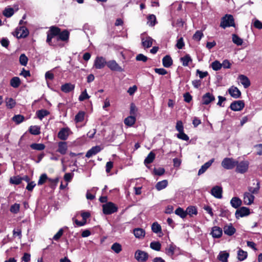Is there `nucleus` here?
<instances>
[{
  "instance_id": "1",
  "label": "nucleus",
  "mask_w": 262,
  "mask_h": 262,
  "mask_svg": "<svg viewBox=\"0 0 262 262\" xmlns=\"http://www.w3.org/2000/svg\"><path fill=\"white\" fill-rule=\"evenodd\" d=\"M47 34L46 42L50 46H57L59 40L68 42L70 37V32L67 30L61 31L60 28L55 26L50 27Z\"/></svg>"
},
{
  "instance_id": "2",
  "label": "nucleus",
  "mask_w": 262,
  "mask_h": 262,
  "mask_svg": "<svg viewBox=\"0 0 262 262\" xmlns=\"http://www.w3.org/2000/svg\"><path fill=\"white\" fill-rule=\"evenodd\" d=\"M220 26L223 29L227 27H235V24L233 16L231 14H226L221 18Z\"/></svg>"
},
{
  "instance_id": "3",
  "label": "nucleus",
  "mask_w": 262,
  "mask_h": 262,
  "mask_svg": "<svg viewBox=\"0 0 262 262\" xmlns=\"http://www.w3.org/2000/svg\"><path fill=\"white\" fill-rule=\"evenodd\" d=\"M118 210V206L112 202H106L102 205L103 213L105 215H110L117 212Z\"/></svg>"
},
{
  "instance_id": "4",
  "label": "nucleus",
  "mask_w": 262,
  "mask_h": 262,
  "mask_svg": "<svg viewBox=\"0 0 262 262\" xmlns=\"http://www.w3.org/2000/svg\"><path fill=\"white\" fill-rule=\"evenodd\" d=\"M237 163L238 161L232 158H225L223 160L221 165L226 169H232Z\"/></svg>"
},
{
  "instance_id": "5",
  "label": "nucleus",
  "mask_w": 262,
  "mask_h": 262,
  "mask_svg": "<svg viewBox=\"0 0 262 262\" xmlns=\"http://www.w3.org/2000/svg\"><path fill=\"white\" fill-rule=\"evenodd\" d=\"M149 257L148 253L140 250H137L135 253V258L139 262H145Z\"/></svg>"
},
{
  "instance_id": "6",
  "label": "nucleus",
  "mask_w": 262,
  "mask_h": 262,
  "mask_svg": "<svg viewBox=\"0 0 262 262\" xmlns=\"http://www.w3.org/2000/svg\"><path fill=\"white\" fill-rule=\"evenodd\" d=\"M15 32L16 37L18 39L26 38L29 34V30L25 26L17 28Z\"/></svg>"
},
{
  "instance_id": "7",
  "label": "nucleus",
  "mask_w": 262,
  "mask_h": 262,
  "mask_svg": "<svg viewBox=\"0 0 262 262\" xmlns=\"http://www.w3.org/2000/svg\"><path fill=\"white\" fill-rule=\"evenodd\" d=\"M249 163L247 161H243L237 163L236 165V172L240 173H244L248 171Z\"/></svg>"
},
{
  "instance_id": "8",
  "label": "nucleus",
  "mask_w": 262,
  "mask_h": 262,
  "mask_svg": "<svg viewBox=\"0 0 262 262\" xmlns=\"http://www.w3.org/2000/svg\"><path fill=\"white\" fill-rule=\"evenodd\" d=\"M245 107L244 100H236L232 102L229 106L230 108L233 111H241Z\"/></svg>"
},
{
  "instance_id": "9",
  "label": "nucleus",
  "mask_w": 262,
  "mask_h": 262,
  "mask_svg": "<svg viewBox=\"0 0 262 262\" xmlns=\"http://www.w3.org/2000/svg\"><path fill=\"white\" fill-rule=\"evenodd\" d=\"M250 214V209L246 207H241L239 209H237L235 213V215L236 219L239 217H243L246 216H248Z\"/></svg>"
},
{
  "instance_id": "10",
  "label": "nucleus",
  "mask_w": 262,
  "mask_h": 262,
  "mask_svg": "<svg viewBox=\"0 0 262 262\" xmlns=\"http://www.w3.org/2000/svg\"><path fill=\"white\" fill-rule=\"evenodd\" d=\"M105 65L107 66V61L104 57L98 56L96 58L94 61V67L96 69H101L103 68Z\"/></svg>"
},
{
  "instance_id": "11",
  "label": "nucleus",
  "mask_w": 262,
  "mask_h": 262,
  "mask_svg": "<svg viewBox=\"0 0 262 262\" xmlns=\"http://www.w3.org/2000/svg\"><path fill=\"white\" fill-rule=\"evenodd\" d=\"M107 66L111 70L113 71H124V69L122 68L114 60L107 61Z\"/></svg>"
},
{
  "instance_id": "12",
  "label": "nucleus",
  "mask_w": 262,
  "mask_h": 262,
  "mask_svg": "<svg viewBox=\"0 0 262 262\" xmlns=\"http://www.w3.org/2000/svg\"><path fill=\"white\" fill-rule=\"evenodd\" d=\"M215 100V97L210 93H206L202 96V103L203 105H208Z\"/></svg>"
},
{
  "instance_id": "13",
  "label": "nucleus",
  "mask_w": 262,
  "mask_h": 262,
  "mask_svg": "<svg viewBox=\"0 0 262 262\" xmlns=\"http://www.w3.org/2000/svg\"><path fill=\"white\" fill-rule=\"evenodd\" d=\"M223 189L221 186H215L211 189V194L217 199H222Z\"/></svg>"
},
{
  "instance_id": "14",
  "label": "nucleus",
  "mask_w": 262,
  "mask_h": 262,
  "mask_svg": "<svg viewBox=\"0 0 262 262\" xmlns=\"http://www.w3.org/2000/svg\"><path fill=\"white\" fill-rule=\"evenodd\" d=\"M70 129L69 127L62 128L58 133L57 137L61 140H66L69 136Z\"/></svg>"
},
{
  "instance_id": "15",
  "label": "nucleus",
  "mask_w": 262,
  "mask_h": 262,
  "mask_svg": "<svg viewBox=\"0 0 262 262\" xmlns=\"http://www.w3.org/2000/svg\"><path fill=\"white\" fill-rule=\"evenodd\" d=\"M210 234L213 238H220L223 234V230L218 226H214L212 228Z\"/></svg>"
},
{
  "instance_id": "16",
  "label": "nucleus",
  "mask_w": 262,
  "mask_h": 262,
  "mask_svg": "<svg viewBox=\"0 0 262 262\" xmlns=\"http://www.w3.org/2000/svg\"><path fill=\"white\" fill-rule=\"evenodd\" d=\"M229 94L234 98H238L241 96V92L237 87L232 86L228 89Z\"/></svg>"
},
{
  "instance_id": "17",
  "label": "nucleus",
  "mask_w": 262,
  "mask_h": 262,
  "mask_svg": "<svg viewBox=\"0 0 262 262\" xmlns=\"http://www.w3.org/2000/svg\"><path fill=\"white\" fill-rule=\"evenodd\" d=\"M68 149V145L66 142L60 141L58 143V149L57 151L61 155H65Z\"/></svg>"
},
{
  "instance_id": "18",
  "label": "nucleus",
  "mask_w": 262,
  "mask_h": 262,
  "mask_svg": "<svg viewBox=\"0 0 262 262\" xmlns=\"http://www.w3.org/2000/svg\"><path fill=\"white\" fill-rule=\"evenodd\" d=\"M75 89V85L71 83H66L61 86V91L65 93H70L74 91Z\"/></svg>"
},
{
  "instance_id": "19",
  "label": "nucleus",
  "mask_w": 262,
  "mask_h": 262,
  "mask_svg": "<svg viewBox=\"0 0 262 262\" xmlns=\"http://www.w3.org/2000/svg\"><path fill=\"white\" fill-rule=\"evenodd\" d=\"M101 149L99 146H93L87 151L85 157L90 158L100 152Z\"/></svg>"
},
{
  "instance_id": "20",
  "label": "nucleus",
  "mask_w": 262,
  "mask_h": 262,
  "mask_svg": "<svg viewBox=\"0 0 262 262\" xmlns=\"http://www.w3.org/2000/svg\"><path fill=\"white\" fill-rule=\"evenodd\" d=\"M153 39L147 36L145 38L142 37V45L144 48H149L152 45Z\"/></svg>"
},
{
  "instance_id": "21",
  "label": "nucleus",
  "mask_w": 262,
  "mask_h": 262,
  "mask_svg": "<svg viewBox=\"0 0 262 262\" xmlns=\"http://www.w3.org/2000/svg\"><path fill=\"white\" fill-rule=\"evenodd\" d=\"M254 196L249 192H245L244 195V203L250 205L252 204L254 200Z\"/></svg>"
},
{
  "instance_id": "22",
  "label": "nucleus",
  "mask_w": 262,
  "mask_h": 262,
  "mask_svg": "<svg viewBox=\"0 0 262 262\" xmlns=\"http://www.w3.org/2000/svg\"><path fill=\"white\" fill-rule=\"evenodd\" d=\"M162 64L165 68L170 67L173 64V60L171 56L169 55L165 56L162 59Z\"/></svg>"
},
{
  "instance_id": "23",
  "label": "nucleus",
  "mask_w": 262,
  "mask_h": 262,
  "mask_svg": "<svg viewBox=\"0 0 262 262\" xmlns=\"http://www.w3.org/2000/svg\"><path fill=\"white\" fill-rule=\"evenodd\" d=\"M224 233L229 236H232L235 232V228L232 226L231 224L229 225H226L224 227Z\"/></svg>"
},
{
  "instance_id": "24",
  "label": "nucleus",
  "mask_w": 262,
  "mask_h": 262,
  "mask_svg": "<svg viewBox=\"0 0 262 262\" xmlns=\"http://www.w3.org/2000/svg\"><path fill=\"white\" fill-rule=\"evenodd\" d=\"M238 79L245 88L246 89L250 86L251 84L250 81L246 76L240 75L238 76Z\"/></svg>"
},
{
  "instance_id": "25",
  "label": "nucleus",
  "mask_w": 262,
  "mask_h": 262,
  "mask_svg": "<svg viewBox=\"0 0 262 262\" xmlns=\"http://www.w3.org/2000/svg\"><path fill=\"white\" fill-rule=\"evenodd\" d=\"M230 204L232 207L237 209L242 205V201L238 197H233L230 201Z\"/></svg>"
},
{
  "instance_id": "26",
  "label": "nucleus",
  "mask_w": 262,
  "mask_h": 262,
  "mask_svg": "<svg viewBox=\"0 0 262 262\" xmlns=\"http://www.w3.org/2000/svg\"><path fill=\"white\" fill-rule=\"evenodd\" d=\"M134 235L137 238H141L145 236V231L143 229L138 228L133 230Z\"/></svg>"
},
{
  "instance_id": "27",
  "label": "nucleus",
  "mask_w": 262,
  "mask_h": 262,
  "mask_svg": "<svg viewBox=\"0 0 262 262\" xmlns=\"http://www.w3.org/2000/svg\"><path fill=\"white\" fill-rule=\"evenodd\" d=\"M10 85L14 88H18L20 84L21 81L18 77H13L10 82Z\"/></svg>"
},
{
  "instance_id": "28",
  "label": "nucleus",
  "mask_w": 262,
  "mask_h": 262,
  "mask_svg": "<svg viewBox=\"0 0 262 262\" xmlns=\"http://www.w3.org/2000/svg\"><path fill=\"white\" fill-rule=\"evenodd\" d=\"M229 256V253L227 252L226 251H221L220 252L217 256V258L220 261L222 262H227Z\"/></svg>"
},
{
  "instance_id": "29",
  "label": "nucleus",
  "mask_w": 262,
  "mask_h": 262,
  "mask_svg": "<svg viewBox=\"0 0 262 262\" xmlns=\"http://www.w3.org/2000/svg\"><path fill=\"white\" fill-rule=\"evenodd\" d=\"M136 116H129L124 119V124L128 126H133L136 122Z\"/></svg>"
},
{
  "instance_id": "30",
  "label": "nucleus",
  "mask_w": 262,
  "mask_h": 262,
  "mask_svg": "<svg viewBox=\"0 0 262 262\" xmlns=\"http://www.w3.org/2000/svg\"><path fill=\"white\" fill-rule=\"evenodd\" d=\"M155 154L152 151H150L144 160V164L147 165L152 163L155 159Z\"/></svg>"
},
{
  "instance_id": "31",
  "label": "nucleus",
  "mask_w": 262,
  "mask_h": 262,
  "mask_svg": "<svg viewBox=\"0 0 262 262\" xmlns=\"http://www.w3.org/2000/svg\"><path fill=\"white\" fill-rule=\"evenodd\" d=\"M168 185V181L167 180H164L163 181L158 182L156 186L155 187L156 189L158 191L161 190L167 187Z\"/></svg>"
},
{
  "instance_id": "32",
  "label": "nucleus",
  "mask_w": 262,
  "mask_h": 262,
  "mask_svg": "<svg viewBox=\"0 0 262 262\" xmlns=\"http://www.w3.org/2000/svg\"><path fill=\"white\" fill-rule=\"evenodd\" d=\"M180 61L182 62L183 66L187 67L189 65L190 62H192V60L189 54H186L180 58Z\"/></svg>"
},
{
  "instance_id": "33",
  "label": "nucleus",
  "mask_w": 262,
  "mask_h": 262,
  "mask_svg": "<svg viewBox=\"0 0 262 262\" xmlns=\"http://www.w3.org/2000/svg\"><path fill=\"white\" fill-rule=\"evenodd\" d=\"M50 112L46 110L41 109L36 112V115L39 119L41 120L45 117L49 115Z\"/></svg>"
},
{
  "instance_id": "34",
  "label": "nucleus",
  "mask_w": 262,
  "mask_h": 262,
  "mask_svg": "<svg viewBox=\"0 0 262 262\" xmlns=\"http://www.w3.org/2000/svg\"><path fill=\"white\" fill-rule=\"evenodd\" d=\"M29 133L33 135H38L40 134V128L39 126H31L29 129Z\"/></svg>"
},
{
  "instance_id": "35",
  "label": "nucleus",
  "mask_w": 262,
  "mask_h": 262,
  "mask_svg": "<svg viewBox=\"0 0 262 262\" xmlns=\"http://www.w3.org/2000/svg\"><path fill=\"white\" fill-rule=\"evenodd\" d=\"M187 215L188 214L190 216H192L193 215H197L198 210L195 206H189L186 208Z\"/></svg>"
},
{
  "instance_id": "36",
  "label": "nucleus",
  "mask_w": 262,
  "mask_h": 262,
  "mask_svg": "<svg viewBox=\"0 0 262 262\" xmlns=\"http://www.w3.org/2000/svg\"><path fill=\"white\" fill-rule=\"evenodd\" d=\"M176 249V246L173 244H170L168 246V247L166 248L165 249L166 254L172 257L174 254V250Z\"/></svg>"
},
{
  "instance_id": "37",
  "label": "nucleus",
  "mask_w": 262,
  "mask_h": 262,
  "mask_svg": "<svg viewBox=\"0 0 262 262\" xmlns=\"http://www.w3.org/2000/svg\"><path fill=\"white\" fill-rule=\"evenodd\" d=\"M30 147L32 149L41 151L45 149L46 146L42 143H32L30 145Z\"/></svg>"
},
{
  "instance_id": "38",
  "label": "nucleus",
  "mask_w": 262,
  "mask_h": 262,
  "mask_svg": "<svg viewBox=\"0 0 262 262\" xmlns=\"http://www.w3.org/2000/svg\"><path fill=\"white\" fill-rule=\"evenodd\" d=\"M248 253L247 252L239 249L237 252V258L239 261H243L247 258Z\"/></svg>"
},
{
  "instance_id": "39",
  "label": "nucleus",
  "mask_w": 262,
  "mask_h": 262,
  "mask_svg": "<svg viewBox=\"0 0 262 262\" xmlns=\"http://www.w3.org/2000/svg\"><path fill=\"white\" fill-rule=\"evenodd\" d=\"M175 214L179 215L182 219H184L187 216L186 210L185 211L182 208L179 207L175 210Z\"/></svg>"
},
{
  "instance_id": "40",
  "label": "nucleus",
  "mask_w": 262,
  "mask_h": 262,
  "mask_svg": "<svg viewBox=\"0 0 262 262\" xmlns=\"http://www.w3.org/2000/svg\"><path fill=\"white\" fill-rule=\"evenodd\" d=\"M85 112L83 111H79L75 117V121L76 123L81 122L83 121Z\"/></svg>"
},
{
  "instance_id": "41",
  "label": "nucleus",
  "mask_w": 262,
  "mask_h": 262,
  "mask_svg": "<svg viewBox=\"0 0 262 262\" xmlns=\"http://www.w3.org/2000/svg\"><path fill=\"white\" fill-rule=\"evenodd\" d=\"M111 249L116 253H119L122 250V246L118 243H114L111 246Z\"/></svg>"
},
{
  "instance_id": "42",
  "label": "nucleus",
  "mask_w": 262,
  "mask_h": 262,
  "mask_svg": "<svg viewBox=\"0 0 262 262\" xmlns=\"http://www.w3.org/2000/svg\"><path fill=\"white\" fill-rule=\"evenodd\" d=\"M256 185V186L254 188L250 186L248 187V190L249 191V193L253 194H257L260 188V182L258 181H257Z\"/></svg>"
},
{
  "instance_id": "43",
  "label": "nucleus",
  "mask_w": 262,
  "mask_h": 262,
  "mask_svg": "<svg viewBox=\"0 0 262 262\" xmlns=\"http://www.w3.org/2000/svg\"><path fill=\"white\" fill-rule=\"evenodd\" d=\"M21 177L17 176L10 178V183L12 184L19 185L21 183Z\"/></svg>"
},
{
  "instance_id": "44",
  "label": "nucleus",
  "mask_w": 262,
  "mask_h": 262,
  "mask_svg": "<svg viewBox=\"0 0 262 262\" xmlns=\"http://www.w3.org/2000/svg\"><path fill=\"white\" fill-rule=\"evenodd\" d=\"M150 247L155 251H159L161 248V244L159 242H152L150 244Z\"/></svg>"
},
{
  "instance_id": "45",
  "label": "nucleus",
  "mask_w": 262,
  "mask_h": 262,
  "mask_svg": "<svg viewBox=\"0 0 262 262\" xmlns=\"http://www.w3.org/2000/svg\"><path fill=\"white\" fill-rule=\"evenodd\" d=\"M25 120V117L21 115H15L12 118V120L18 124L23 122Z\"/></svg>"
},
{
  "instance_id": "46",
  "label": "nucleus",
  "mask_w": 262,
  "mask_h": 262,
  "mask_svg": "<svg viewBox=\"0 0 262 262\" xmlns=\"http://www.w3.org/2000/svg\"><path fill=\"white\" fill-rule=\"evenodd\" d=\"M232 41L237 46H241L243 44V41L237 35L235 34H232Z\"/></svg>"
},
{
  "instance_id": "47",
  "label": "nucleus",
  "mask_w": 262,
  "mask_h": 262,
  "mask_svg": "<svg viewBox=\"0 0 262 262\" xmlns=\"http://www.w3.org/2000/svg\"><path fill=\"white\" fill-rule=\"evenodd\" d=\"M6 106L11 109L15 107L16 105V102L14 99L12 98H7L6 100Z\"/></svg>"
},
{
  "instance_id": "48",
  "label": "nucleus",
  "mask_w": 262,
  "mask_h": 262,
  "mask_svg": "<svg viewBox=\"0 0 262 262\" xmlns=\"http://www.w3.org/2000/svg\"><path fill=\"white\" fill-rule=\"evenodd\" d=\"M19 61L21 66H26L28 63V58L25 54H21L19 56Z\"/></svg>"
},
{
  "instance_id": "49",
  "label": "nucleus",
  "mask_w": 262,
  "mask_h": 262,
  "mask_svg": "<svg viewBox=\"0 0 262 262\" xmlns=\"http://www.w3.org/2000/svg\"><path fill=\"white\" fill-rule=\"evenodd\" d=\"M151 229L152 232L155 233L161 232L162 231L161 227L157 222H155L152 224L151 226Z\"/></svg>"
},
{
  "instance_id": "50",
  "label": "nucleus",
  "mask_w": 262,
  "mask_h": 262,
  "mask_svg": "<svg viewBox=\"0 0 262 262\" xmlns=\"http://www.w3.org/2000/svg\"><path fill=\"white\" fill-rule=\"evenodd\" d=\"M49 178L48 177L46 173H43L39 177L38 181V185H42L46 183L47 181H48Z\"/></svg>"
},
{
  "instance_id": "51",
  "label": "nucleus",
  "mask_w": 262,
  "mask_h": 262,
  "mask_svg": "<svg viewBox=\"0 0 262 262\" xmlns=\"http://www.w3.org/2000/svg\"><path fill=\"white\" fill-rule=\"evenodd\" d=\"M211 67L214 71H217L222 68V64H221L219 61L215 60L211 63Z\"/></svg>"
},
{
  "instance_id": "52",
  "label": "nucleus",
  "mask_w": 262,
  "mask_h": 262,
  "mask_svg": "<svg viewBox=\"0 0 262 262\" xmlns=\"http://www.w3.org/2000/svg\"><path fill=\"white\" fill-rule=\"evenodd\" d=\"M148 23H149V26L153 27L157 23V19L156 16L154 14H150L147 17Z\"/></svg>"
},
{
  "instance_id": "53",
  "label": "nucleus",
  "mask_w": 262,
  "mask_h": 262,
  "mask_svg": "<svg viewBox=\"0 0 262 262\" xmlns=\"http://www.w3.org/2000/svg\"><path fill=\"white\" fill-rule=\"evenodd\" d=\"M14 14V9L12 8H6L3 11V15L7 17H10Z\"/></svg>"
},
{
  "instance_id": "54",
  "label": "nucleus",
  "mask_w": 262,
  "mask_h": 262,
  "mask_svg": "<svg viewBox=\"0 0 262 262\" xmlns=\"http://www.w3.org/2000/svg\"><path fill=\"white\" fill-rule=\"evenodd\" d=\"M203 36V33L201 30H197L192 36L193 39L200 41Z\"/></svg>"
},
{
  "instance_id": "55",
  "label": "nucleus",
  "mask_w": 262,
  "mask_h": 262,
  "mask_svg": "<svg viewBox=\"0 0 262 262\" xmlns=\"http://www.w3.org/2000/svg\"><path fill=\"white\" fill-rule=\"evenodd\" d=\"M177 138L184 141H187L189 140V137L184 132V131L179 132L177 134Z\"/></svg>"
},
{
  "instance_id": "56",
  "label": "nucleus",
  "mask_w": 262,
  "mask_h": 262,
  "mask_svg": "<svg viewBox=\"0 0 262 262\" xmlns=\"http://www.w3.org/2000/svg\"><path fill=\"white\" fill-rule=\"evenodd\" d=\"M20 205L19 204L15 203L12 205L10 209V211L13 213H16L19 211Z\"/></svg>"
},
{
  "instance_id": "57",
  "label": "nucleus",
  "mask_w": 262,
  "mask_h": 262,
  "mask_svg": "<svg viewBox=\"0 0 262 262\" xmlns=\"http://www.w3.org/2000/svg\"><path fill=\"white\" fill-rule=\"evenodd\" d=\"M165 172V170L164 168H159L158 169L155 168L153 171L154 174L159 176L164 174Z\"/></svg>"
},
{
  "instance_id": "58",
  "label": "nucleus",
  "mask_w": 262,
  "mask_h": 262,
  "mask_svg": "<svg viewBox=\"0 0 262 262\" xmlns=\"http://www.w3.org/2000/svg\"><path fill=\"white\" fill-rule=\"evenodd\" d=\"M90 98V96L86 92V90H85L84 91H83L80 95L79 97V100L80 101H83L86 99H88Z\"/></svg>"
},
{
  "instance_id": "59",
  "label": "nucleus",
  "mask_w": 262,
  "mask_h": 262,
  "mask_svg": "<svg viewBox=\"0 0 262 262\" xmlns=\"http://www.w3.org/2000/svg\"><path fill=\"white\" fill-rule=\"evenodd\" d=\"M136 60L137 61H142L145 62L148 60V57L143 54H139L136 57Z\"/></svg>"
},
{
  "instance_id": "60",
  "label": "nucleus",
  "mask_w": 262,
  "mask_h": 262,
  "mask_svg": "<svg viewBox=\"0 0 262 262\" xmlns=\"http://www.w3.org/2000/svg\"><path fill=\"white\" fill-rule=\"evenodd\" d=\"M48 181L50 183V187L53 188L57 185L59 181V178H56L55 179H51L49 178Z\"/></svg>"
},
{
  "instance_id": "61",
  "label": "nucleus",
  "mask_w": 262,
  "mask_h": 262,
  "mask_svg": "<svg viewBox=\"0 0 262 262\" xmlns=\"http://www.w3.org/2000/svg\"><path fill=\"white\" fill-rule=\"evenodd\" d=\"M184 46L185 43L184 42L183 38V37H181L177 40L176 47L179 49H182L184 47Z\"/></svg>"
},
{
  "instance_id": "62",
  "label": "nucleus",
  "mask_w": 262,
  "mask_h": 262,
  "mask_svg": "<svg viewBox=\"0 0 262 262\" xmlns=\"http://www.w3.org/2000/svg\"><path fill=\"white\" fill-rule=\"evenodd\" d=\"M63 230L62 228L60 229L54 235L53 239L55 241H57L63 235Z\"/></svg>"
},
{
  "instance_id": "63",
  "label": "nucleus",
  "mask_w": 262,
  "mask_h": 262,
  "mask_svg": "<svg viewBox=\"0 0 262 262\" xmlns=\"http://www.w3.org/2000/svg\"><path fill=\"white\" fill-rule=\"evenodd\" d=\"M155 72L161 75H165L167 74V71L164 68H155Z\"/></svg>"
},
{
  "instance_id": "64",
  "label": "nucleus",
  "mask_w": 262,
  "mask_h": 262,
  "mask_svg": "<svg viewBox=\"0 0 262 262\" xmlns=\"http://www.w3.org/2000/svg\"><path fill=\"white\" fill-rule=\"evenodd\" d=\"M176 129L179 132L184 131V126L182 121H178L176 126Z\"/></svg>"
}]
</instances>
